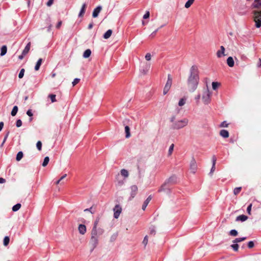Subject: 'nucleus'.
Returning <instances> with one entry per match:
<instances>
[{"instance_id":"nucleus-36","label":"nucleus","mask_w":261,"mask_h":261,"mask_svg":"<svg viewBox=\"0 0 261 261\" xmlns=\"http://www.w3.org/2000/svg\"><path fill=\"white\" fill-rule=\"evenodd\" d=\"M150 234L152 235H155V228L154 226H151L149 228Z\"/></svg>"},{"instance_id":"nucleus-61","label":"nucleus","mask_w":261,"mask_h":261,"mask_svg":"<svg viewBox=\"0 0 261 261\" xmlns=\"http://www.w3.org/2000/svg\"><path fill=\"white\" fill-rule=\"evenodd\" d=\"M98 235H101L103 233V230L101 228L97 229Z\"/></svg>"},{"instance_id":"nucleus-4","label":"nucleus","mask_w":261,"mask_h":261,"mask_svg":"<svg viewBox=\"0 0 261 261\" xmlns=\"http://www.w3.org/2000/svg\"><path fill=\"white\" fill-rule=\"evenodd\" d=\"M177 181V177L175 175H172L168 178L165 182L161 186V188L159 190L158 192H161V190H164V187L167 185H171L175 184Z\"/></svg>"},{"instance_id":"nucleus-23","label":"nucleus","mask_w":261,"mask_h":261,"mask_svg":"<svg viewBox=\"0 0 261 261\" xmlns=\"http://www.w3.org/2000/svg\"><path fill=\"white\" fill-rule=\"evenodd\" d=\"M42 59H39L38 61L37 62L36 64V65L35 66V70L36 71H37L40 68V67L42 64Z\"/></svg>"},{"instance_id":"nucleus-51","label":"nucleus","mask_w":261,"mask_h":261,"mask_svg":"<svg viewBox=\"0 0 261 261\" xmlns=\"http://www.w3.org/2000/svg\"><path fill=\"white\" fill-rule=\"evenodd\" d=\"M80 79L75 78L72 83L73 86H74L75 85H76L80 82Z\"/></svg>"},{"instance_id":"nucleus-25","label":"nucleus","mask_w":261,"mask_h":261,"mask_svg":"<svg viewBox=\"0 0 261 261\" xmlns=\"http://www.w3.org/2000/svg\"><path fill=\"white\" fill-rule=\"evenodd\" d=\"M112 34V31L111 30H108L103 35V38L105 39H108L111 36Z\"/></svg>"},{"instance_id":"nucleus-34","label":"nucleus","mask_w":261,"mask_h":261,"mask_svg":"<svg viewBox=\"0 0 261 261\" xmlns=\"http://www.w3.org/2000/svg\"><path fill=\"white\" fill-rule=\"evenodd\" d=\"M49 161V158L48 156H46L44 159L43 162L42 163V166L45 167L48 163Z\"/></svg>"},{"instance_id":"nucleus-41","label":"nucleus","mask_w":261,"mask_h":261,"mask_svg":"<svg viewBox=\"0 0 261 261\" xmlns=\"http://www.w3.org/2000/svg\"><path fill=\"white\" fill-rule=\"evenodd\" d=\"M241 189H242L241 187H237V188H234L233 190V194L236 195H237L238 194H239L240 192Z\"/></svg>"},{"instance_id":"nucleus-53","label":"nucleus","mask_w":261,"mask_h":261,"mask_svg":"<svg viewBox=\"0 0 261 261\" xmlns=\"http://www.w3.org/2000/svg\"><path fill=\"white\" fill-rule=\"evenodd\" d=\"M145 59L147 61H150L151 60V56L150 55V53H147L146 55H145Z\"/></svg>"},{"instance_id":"nucleus-40","label":"nucleus","mask_w":261,"mask_h":261,"mask_svg":"<svg viewBox=\"0 0 261 261\" xmlns=\"http://www.w3.org/2000/svg\"><path fill=\"white\" fill-rule=\"evenodd\" d=\"M220 84L218 82H213L212 83V88L213 89L215 90L217 89V88L218 87V86H219Z\"/></svg>"},{"instance_id":"nucleus-26","label":"nucleus","mask_w":261,"mask_h":261,"mask_svg":"<svg viewBox=\"0 0 261 261\" xmlns=\"http://www.w3.org/2000/svg\"><path fill=\"white\" fill-rule=\"evenodd\" d=\"M91 54V51L90 49H87L84 51V53L83 54V57L85 58H87L90 57Z\"/></svg>"},{"instance_id":"nucleus-32","label":"nucleus","mask_w":261,"mask_h":261,"mask_svg":"<svg viewBox=\"0 0 261 261\" xmlns=\"http://www.w3.org/2000/svg\"><path fill=\"white\" fill-rule=\"evenodd\" d=\"M195 0H188L185 4V7L186 8H189L193 4Z\"/></svg>"},{"instance_id":"nucleus-33","label":"nucleus","mask_w":261,"mask_h":261,"mask_svg":"<svg viewBox=\"0 0 261 261\" xmlns=\"http://www.w3.org/2000/svg\"><path fill=\"white\" fill-rule=\"evenodd\" d=\"M17 112H18V107H17V106H15L13 107V108L11 111V115L12 116H15L16 115Z\"/></svg>"},{"instance_id":"nucleus-54","label":"nucleus","mask_w":261,"mask_h":261,"mask_svg":"<svg viewBox=\"0 0 261 261\" xmlns=\"http://www.w3.org/2000/svg\"><path fill=\"white\" fill-rule=\"evenodd\" d=\"M251 207H252V204H250L247 208V213H248V214H250V212H251Z\"/></svg>"},{"instance_id":"nucleus-27","label":"nucleus","mask_w":261,"mask_h":261,"mask_svg":"<svg viewBox=\"0 0 261 261\" xmlns=\"http://www.w3.org/2000/svg\"><path fill=\"white\" fill-rule=\"evenodd\" d=\"M7 48L6 45H4L1 48V56H3L7 53Z\"/></svg>"},{"instance_id":"nucleus-28","label":"nucleus","mask_w":261,"mask_h":261,"mask_svg":"<svg viewBox=\"0 0 261 261\" xmlns=\"http://www.w3.org/2000/svg\"><path fill=\"white\" fill-rule=\"evenodd\" d=\"M246 237L238 238L235 239L232 242L233 243H238L246 240Z\"/></svg>"},{"instance_id":"nucleus-9","label":"nucleus","mask_w":261,"mask_h":261,"mask_svg":"<svg viewBox=\"0 0 261 261\" xmlns=\"http://www.w3.org/2000/svg\"><path fill=\"white\" fill-rule=\"evenodd\" d=\"M190 170L191 172L195 173L197 169V164L195 160L192 158L190 162Z\"/></svg>"},{"instance_id":"nucleus-29","label":"nucleus","mask_w":261,"mask_h":261,"mask_svg":"<svg viewBox=\"0 0 261 261\" xmlns=\"http://www.w3.org/2000/svg\"><path fill=\"white\" fill-rule=\"evenodd\" d=\"M121 174L124 177H127L128 176V172L126 169H123L121 170Z\"/></svg>"},{"instance_id":"nucleus-59","label":"nucleus","mask_w":261,"mask_h":261,"mask_svg":"<svg viewBox=\"0 0 261 261\" xmlns=\"http://www.w3.org/2000/svg\"><path fill=\"white\" fill-rule=\"evenodd\" d=\"M27 114L30 116V117H32L33 116V113L32 112V110H28L27 112Z\"/></svg>"},{"instance_id":"nucleus-58","label":"nucleus","mask_w":261,"mask_h":261,"mask_svg":"<svg viewBox=\"0 0 261 261\" xmlns=\"http://www.w3.org/2000/svg\"><path fill=\"white\" fill-rule=\"evenodd\" d=\"M228 124L226 123L225 121L222 122L220 125L221 127H227Z\"/></svg>"},{"instance_id":"nucleus-24","label":"nucleus","mask_w":261,"mask_h":261,"mask_svg":"<svg viewBox=\"0 0 261 261\" xmlns=\"http://www.w3.org/2000/svg\"><path fill=\"white\" fill-rule=\"evenodd\" d=\"M125 137L128 138L130 137V128L127 125L125 126Z\"/></svg>"},{"instance_id":"nucleus-38","label":"nucleus","mask_w":261,"mask_h":261,"mask_svg":"<svg viewBox=\"0 0 261 261\" xmlns=\"http://www.w3.org/2000/svg\"><path fill=\"white\" fill-rule=\"evenodd\" d=\"M56 96L55 94H49L48 95V97L50 98L51 102H54L56 101Z\"/></svg>"},{"instance_id":"nucleus-56","label":"nucleus","mask_w":261,"mask_h":261,"mask_svg":"<svg viewBox=\"0 0 261 261\" xmlns=\"http://www.w3.org/2000/svg\"><path fill=\"white\" fill-rule=\"evenodd\" d=\"M150 13L149 11H147L143 16L144 19H147L149 17Z\"/></svg>"},{"instance_id":"nucleus-50","label":"nucleus","mask_w":261,"mask_h":261,"mask_svg":"<svg viewBox=\"0 0 261 261\" xmlns=\"http://www.w3.org/2000/svg\"><path fill=\"white\" fill-rule=\"evenodd\" d=\"M16 125L17 127H19L22 125V121L20 119H18L16 121Z\"/></svg>"},{"instance_id":"nucleus-63","label":"nucleus","mask_w":261,"mask_h":261,"mask_svg":"<svg viewBox=\"0 0 261 261\" xmlns=\"http://www.w3.org/2000/svg\"><path fill=\"white\" fill-rule=\"evenodd\" d=\"M200 97H201V95L200 94H198L196 97H195V100H196V102L197 103H198L199 101V99L200 98Z\"/></svg>"},{"instance_id":"nucleus-47","label":"nucleus","mask_w":261,"mask_h":261,"mask_svg":"<svg viewBox=\"0 0 261 261\" xmlns=\"http://www.w3.org/2000/svg\"><path fill=\"white\" fill-rule=\"evenodd\" d=\"M254 246V243L253 241H250L248 243V247L249 248H252Z\"/></svg>"},{"instance_id":"nucleus-5","label":"nucleus","mask_w":261,"mask_h":261,"mask_svg":"<svg viewBox=\"0 0 261 261\" xmlns=\"http://www.w3.org/2000/svg\"><path fill=\"white\" fill-rule=\"evenodd\" d=\"M211 94V92L207 89L204 91L202 99L204 104L207 105L210 102Z\"/></svg>"},{"instance_id":"nucleus-19","label":"nucleus","mask_w":261,"mask_h":261,"mask_svg":"<svg viewBox=\"0 0 261 261\" xmlns=\"http://www.w3.org/2000/svg\"><path fill=\"white\" fill-rule=\"evenodd\" d=\"M31 47V42H29L23 50L22 53L23 55H26L29 51Z\"/></svg>"},{"instance_id":"nucleus-13","label":"nucleus","mask_w":261,"mask_h":261,"mask_svg":"<svg viewBox=\"0 0 261 261\" xmlns=\"http://www.w3.org/2000/svg\"><path fill=\"white\" fill-rule=\"evenodd\" d=\"M78 230L81 234H84L86 232V227L84 224H80L78 227Z\"/></svg>"},{"instance_id":"nucleus-3","label":"nucleus","mask_w":261,"mask_h":261,"mask_svg":"<svg viewBox=\"0 0 261 261\" xmlns=\"http://www.w3.org/2000/svg\"><path fill=\"white\" fill-rule=\"evenodd\" d=\"M253 19L255 22V27L259 28L261 26V11L254 10L252 11Z\"/></svg>"},{"instance_id":"nucleus-1","label":"nucleus","mask_w":261,"mask_h":261,"mask_svg":"<svg viewBox=\"0 0 261 261\" xmlns=\"http://www.w3.org/2000/svg\"><path fill=\"white\" fill-rule=\"evenodd\" d=\"M199 80L198 68L196 66H192L190 69V75L187 82L189 91L193 92L197 89Z\"/></svg>"},{"instance_id":"nucleus-21","label":"nucleus","mask_w":261,"mask_h":261,"mask_svg":"<svg viewBox=\"0 0 261 261\" xmlns=\"http://www.w3.org/2000/svg\"><path fill=\"white\" fill-rule=\"evenodd\" d=\"M98 230L97 228H96L95 227H92L91 232V237L93 236L94 237H98Z\"/></svg>"},{"instance_id":"nucleus-14","label":"nucleus","mask_w":261,"mask_h":261,"mask_svg":"<svg viewBox=\"0 0 261 261\" xmlns=\"http://www.w3.org/2000/svg\"><path fill=\"white\" fill-rule=\"evenodd\" d=\"M151 196L150 195L145 200V201L144 202L143 205H142V209L143 210H145L146 207H147V205L148 204L149 202H150V201L151 200Z\"/></svg>"},{"instance_id":"nucleus-18","label":"nucleus","mask_w":261,"mask_h":261,"mask_svg":"<svg viewBox=\"0 0 261 261\" xmlns=\"http://www.w3.org/2000/svg\"><path fill=\"white\" fill-rule=\"evenodd\" d=\"M227 64L228 66L232 67L234 66V60L231 57H229L227 59Z\"/></svg>"},{"instance_id":"nucleus-62","label":"nucleus","mask_w":261,"mask_h":261,"mask_svg":"<svg viewBox=\"0 0 261 261\" xmlns=\"http://www.w3.org/2000/svg\"><path fill=\"white\" fill-rule=\"evenodd\" d=\"M169 89L164 87V90H163L164 95L168 93V92L169 91Z\"/></svg>"},{"instance_id":"nucleus-60","label":"nucleus","mask_w":261,"mask_h":261,"mask_svg":"<svg viewBox=\"0 0 261 261\" xmlns=\"http://www.w3.org/2000/svg\"><path fill=\"white\" fill-rule=\"evenodd\" d=\"M159 29H157L156 30H155L154 32H153L151 35H150V36L151 37H154L156 33V32L159 31Z\"/></svg>"},{"instance_id":"nucleus-55","label":"nucleus","mask_w":261,"mask_h":261,"mask_svg":"<svg viewBox=\"0 0 261 261\" xmlns=\"http://www.w3.org/2000/svg\"><path fill=\"white\" fill-rule=\"evenodd\" d=\"M98 222H99V219H97L94 221V222L93 227H95V228H97V225H98Z\"/></svg>"},{"instance_id":"nucleus-45","label":"nucleus","mask_w":261,"mask_h":261,"mask_svg":"<svg viewBox=\"0 0 261 261\" xmlns=\"http://www.w3.org/2000/svg\"><path fill=\"white\" fill-rule=\"evenodd\" d=\"M36 147H37V148L39 150H41V149H42V143L40 141H38L37 143H36Z\"/></svg>"},{"instance_id":"nucleus-35","label":"nucleus","mask_w":261,"mask_h":261,"mask_svg":"<svg viewBox=\"0 0 261 261\" xmlns=\"http://www.w3.org/2000/svg\"><path fill=\"white\" fill-rule=\"evenodd\" d=\"M10 241V239L8 237H5L4 239L3 244L4 245L6 246L8 245Z\"/></svg>"},{"instance_id":"nucleus-49","label":"nucleus","mask_w":261,"mask_h":261,"mask_svg":"<svg viewBox=\"0 0 261 261\" xmlns=\"http://www.w3.org/2000/svg\"><path fill=\"white\" fill-rule=\"evenodd\" d=\"M147 243H148V237H147V236H146L144 237V239H143V240L142 243H143V244L145 246H146V245L147 244Z\"/></svg>"},{"instance_id":"nucleus-31","label":"nucleus","mask_w":261,"mask_h":261,"mask_svg":"<svg viewBox=\"0 0 261 261\" xmlns=\"http://www.w3.org/2000/svg\"><path fill=\"white\" fill-rule=\"evenodd\" d=\"M21 204L17 203L12 207V211L13 212H16L18 211L21 207Z\"/></svg>"},{"instance_id":"nucleus-42","label":"nucleus","mask_w":261,"mask_h":261,"mask_svg":"<svg viewBox=\"0 0 261 261\" xmlns=\"http://www.w3.org/2000/svg\"><path fill=\"white\" fill-rule=\"evenodd\" d=\"M186 103V99L181 98L178 102V106L181 107L184 106Z\"/></svg>"},{"instance_id":"nucleus-6","label":"nucleus","mask_w":261,"mask_h":261,"mask_svg":"<svg viewBox=\"0 0 261 261\" xmlns=\"http://www.w3.org/2000/svg\"><path fill=\"white\" fill-rule=\"evenodd\" d=\"M98 243V238L91 237L89 245L91 247V250H93L96 248Z\"/></svg>"},{"instance_id":"nucleus-7","label":"nucleus","mask_w":261,"mask_h":261,"mask_svg":"<svg viewBox=\"0 0 261 261\" xmlns=\"http://www.w3.org/2000/svg\"><path fill=\"white\" fill-rule=\"evenodd\" d=\"M114 211V217L117 219L121 213L122 208L119 205L117 204L113 208Z\"/></svg>"},{"instance_id":"nucleus-11","label":"nucleus","mask_w":261,"mask_h":261,"mask_svg":"<svg viewBox=\"0 0 261 261\" xmlns=\"http://www.w3.org/2000/svg\"><path fill=\"white\" fill-rule=\"evenodd\" d=\"M102 9V7L100 6H97L96 8H95L92 13V16L94 18L97 17Z\"/></svg>"},{"instance_id":"nucleus-44","label":"nucleus","mask_w":261,"mask_h":261,"mask_svg":"<svg viewBox=\"0 0 261 261\" xmlns=\"http://www.w3.org/2000/svg\"><path fill=\"white\" fill-rule=\"evenodd\" d=\"M138 173H139V177L141 178L142 176H143V174L144 173V171L141 170L139 166H138Z\"/></svg>"},{"instance_id":"nucleus-8","label":"nucleus","mask_w":261,"mask_h":261,"mask_svg":"<svg viewBox=\"0 0 261 261\" xmlns=\"http://www.w3.org/2000/svg\"><path fill=\"white\" fill-rule=\"evenodd\" d=\"M130 197L129 198L130 200H132L133 198L135 197L136 195L138 192V187L136 185L132 186L130 188Z\"/></svg>"},{"instance_id":"nucleus-2","label":"nucleus","mask_w":261,"mask_h":261,"mask_svg":"<svg viewBox=\"0 0 261 261\" xmlns=\"http://www.w3.org/2000/svg\"><path fill=\"white\" fill-rule=\"evenodd\" d=\"M189 120L187 118H184L175 121L172 124L171 127L174 129H179L187 126Z\"/></svg>"},{"instance_id":"nucleus-52","label":"nucleus","mask_w":261,"mask_h":261,"mask_svg":"<svg viewBox=\"0 0 261 261\" xmlns=\"http://www.w3.org/2000/svg\"><path fill=\"white\" fill-rule=\"evenodd\" d=\"M93 209V207H91L89 208H86L85 210H84V212H90L91 214H94L95 213V211H93L92 210Z\"/></svg>"},{"instance_id":"nucleus-57","label":"nucleus","mask_w":261,"mask_h":261,"mask_svg":"<svg viewBox=\"0 0 261 261\" xmlns=\"http://www.w3.org/2000/svg\"><path fill=\"white\" fill-rule=\"evenodd\" d=\"M169 187H170L169 185H167L166 186H165L164 187L165 189L163 190H161V192L167 191L168 192H170Z\"/></svg>"},{"instance_id":"nucleus-48","label":"nucleus","mask_w":261,"mask_h":261,"mask_svg":"<svg viewBox=\"0 0 261 261\" xmlns=\"http://www.w3.org/2000/svg\"><path fill=\"white\" fill-rule=\"evenodd\" d=\"M117 237V233L113 234L111 236V238H110V241H111V242H113V241H114L116 239Z\"/></svg>"},{"instance_id":"nucleus-39","label":"nucleus","mask_w":261,"mask_h":261,"mask_svg":"<svg viewBox=\"0 0 261 261\" xmlns=\"http://www.w3.org/2000/svg\"><path fill=\"white\" fill-rule=\"evenodd\" d=\"M238 233V231L236 229H232L229 232V234L234 237L237 236Z\"/></svg>"},{"instance_id":"nucleus-46","label":"nucleus","mask_w":261,"mask_h":261,"mask_svg":"<svg viewBox=\"0 0 261 261\" xmlns=\"http://www.w3.org/2000/svg\"><path fill=\"white\" fill-rule=\"evenodd\" d=\"M24 71H25L24 69H23V68H22L20 70L19 73L18 74V77L19 79H21L23 77V76L24 75Z\"/></svg>"},{"instance_id":"nucleus-17","label":"nucleus","mask_w":261,"mask_h":261,"mask_svg":"<svg viewBox=\"0 0 261 261\" xmlns=\"http://www.w3.org/2000/svg\"><path fill=\"white\" fill-rule=\"evenodd\" d=\"M86 4L85 3L83 5H82V7L81 9V10H80V12L79 14V17H82L84 14H85V11H86Z\"/></svg>"},{"instance_id":"nucleus-15","label":"nucleus","mask_w":261,"mask_h":261,"mask_svg":"<svg viewBox=\"0 0 261 261\" xmlns=\"http://www.w3.org/2000/svg\"><path fill=\"white\" fill-rule=\"evenodd\" d=\"M216 160H217V159H216V156L215 155H213V157H212L213 165H212V168L211 169V171L210 172V174H212L213 173V172L215 170V165H216Z\"/></svg>"},{"instance_id":"nucleus-64","label":"nucleus","mask_w":261,"mask_h":261,"mask_svg":"<svg viewBox=\"0 0 261 261\" xmlns=\"http://www.w3.org/2000/svg\"><path fill=\"white\" fill-rule=\"evenodd\" d=\"M53 1L54 0H48L46 4L47 6L49 7L53 3Z\"/></svg>"},{"instance_id":"nucleus-30","label":"nucleus","mask_w":261,"mask_h":261,"mask_svg":"<svg viewBox=\"0 0 261 261\" xmlns=\"http://www.w3.org/2000/svg\"><path fill=\"white\" fill-rule=\"evenodd\" d=\"M23 155V152L22 151H19L16 155V161H20L22 159Z\"/></svg>"},{"instance_id":"nucleus-37","label":"nucleus","mask_w":261,"mask_h":261,"mask_svg":"<svg viewBox=\"0 0 261 261\" xmlns=\"http://www.w3.org/2000/svg\"><path fill=\"white\" fill-rule=\"evenodd\" d=\"M230 247L234 251H238L239 249V245L237 243L232 244Z\"/></svg>"},{"instance_id":"nucleus-43","label":"nucleus","mask_w":261,"mask_h":261,"mask_svg":"<svg viewBox=\"0 0 261 261\" xmlns=\"http://www.w3.org/2000/svg\"><path fill=\"white\" fill-rule=\"evenodd\" d=\"M174 144H172L170 147H169V150H168V155H170L172 152H173V149H174Z\"/></svg>"},{"instance_id":"nucleus-10","label":"nucleus","mask_w":261,"mask_h":261,"mask_svg":"<svg viewBox=\"0 0 261 261\" xmlns=\"http://www.w3.org/2000/svg\"><path fill=\"white\" fill-rule=\"evenodd\" d=\"M251 9H260L261 8V0H254L251 5Z\"/></svg>"},{"instance_id":"nucleus-22","label":"nucleus","mask_w":261,"mask_h":261,"mask_svg":"<svg viewBox=\"0 0 261 261\" xmlns=\"http://www.w3.org/2000/svg\"><path fill=\"white\" fill-rule=\"evenodd\" d=\"M248 219V217L244 215H241L238 216L236 218V221H241L242 222H244L246 221Z\"/></svg>"},{"instance_id":"nucleus-12","label":"nucleus","mask_w":261,"mask_h":261,"mask_svg":"<svg viewBox=\"0 0 261 261\" xmlns=\"http://www.w3.org/2000/svg\"><path fill=\"white\" fill-rule=\"evenodd\" d=\"M225 49L223 46H220V49L217 51V56L218 58H221L222 56H225Z\"/></svg>"},{"instance_id":"nucleus-20","label":"nucleus","mask_w":261,"mask_h":261,"mask_svg":"<svg viewBox=\"0 0 261 261\" xmlns=\"http://www.w3.org/2000/svg\"><path fill=\"white\" fill-rule=\"evenodd\" d=\"M220 135L224 138H227L229 137V133L225 129L221 130L220 132Z\"/></svg>"},{"instance_id":"nucleus-16","label":"nucleus","mask_w":261,"mask_h":261,"mask_svg":"<svg viewBox=\"0 0 261 261\" xmlns=\"http://www.w3.org/2000/svg\"><path fill=\"white\" fill-rule=\"evenodd\" d=\"M171 85H172V78L171 77L170 75L168 74V80H167L166 84V85L165 86V87L170 89V87L171 86Z\"/></svg>"}]
</instances>
